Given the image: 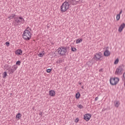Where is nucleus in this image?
<instances>
[{
	"label": "nucleus",
	"mask_w": 125,
	"mask_h": 125,
	"mask_svg": "<svg viewBox=\"0 0 125 125\" xmlns=\"http://www.w3.org/2000/svg\"><path fill=\"white\" fill-rule=\"evenodd\" d=\"M14 22L15 26H18L19 24H24L25 20L22 17H17L14 18Z\"/></svg>",
	"instance_id": "1"
},
{
	"label": "nucleus",
	"mask_w": 125,
	"mask_h": 125,
	"mask_svg": "<svg viewBox=\"0 0 125 125\" xmlns=\"http://www.w3.org/2000/svg\"><path fill=\"white\" fill-rule=\"evenodd\" d=\"M22 38L24 40H25V41H30L31 38H32L30 31L27 29L25 30L22 34Z\"/></svg>",
	"instance_id": "2"
},
{
	"label": "nucleus",
	"mask_w": 125,
	"mask_h": 125,
	"mask_svg": "<svg viewBox=\"0 0 125 125\" xmlns=\"http://www.w3.org/2000/svg\"><path fill=\"white\" fill-rule=\"evenodd\" d=\"M70 6V4L67 1L63 2L62 6H61V12H66Z\"/></svg>",
	"instance_id": "3"
},
{
	"label": "nucleus",
	"mask_w": 125,
	"mask_h": 125,
	"mask_svg": "<svg viewBox=\"0 0 125 125\" xmlns=\"http://www.w3.org/2000/svg\"><path fill=\"white\" fill-rule=\"evenodd\" d=\"M67 47L61 46L58 49V53L59 55L61 56H63L65 55L67 52Z\"/></svg>",
	"instance_id": "4"
},
{
	"label": "nucleus",
	"mask_w": 125,
	"mask_h": 125,
	"mask_svg": "<svg viewBox=\"0 0 125 125\" xmlns=\"http://www.w3.org/2000/svg\"><path fill=\"white\" fill-rule=\"evenodd\" d=\"M125 68V65L124 64H122L121 65H120L118 68L116 69V70L115 71L116 75H122L123 74V72H124V69Z\"/></svg>",
	"instance_id": "5"
},
{
	"label": "nucleus",
	"mask_w": 125,
	"mask_h": 125,
	"mask_svg": "<svg viewBox=\"0 0 125 125\" xmlns=\"http://www.w3.org/2000/svg\"><path fill=\"white\" fill-rule=\"evenodd\" d=\"M119 81H120V79L118 77L110 78V83L111 85H116L119 83Z\"/></svg>",
	"instance_id": "6"
},
{
	"label": "nucleus",
	"mask_w": 125,
	"mask_h": 125,
	"mask_svg": "<svg viewBox=\"0 0 125 125\" xmlns=\"http://www.w3.org/2000/svg\"><path fill=\"white\" fill-rule=\"evenodd\" d=\"M101 57H102V54L101 53H96L95 55H94L93 59L96 60V61H98V60H100Z\"/></svg>",
	"instance_id": "7"
},
{
	"label": "nucleus",
	"mask_w": 125,
	"mask_h": 125,
	"mask_svg": "<svg viewBox=\"0 0 125 125\" xmlns=\"http://www.w3.org/2000/svg\"><path fill=\"white\" fill-rule=\"evenodd\" d=\"M90 118H91V115L90 114H86L84 115V120L86 122H88L90 120Z\"/></svg>",
	"instance_id": "8"
},
{
	"label": "nucleus",
	"mask_w": 125,
	"mask_h": 125,
	"mask_svg": "<svg viewBox=\"0 0 125 125\" xmlns=\"http://www.w3.org/2000/svg\"><path fill=\"white\" fill-rule=\"evenodd\" d=\"M125 23H122L119 27V32H120V33L122 32V31H123V30H124V29L125 28Z\"/></svg>",
	"instance_id": "9"
},
{
	"label": "nucleus",
	"mask_w": 125,
	"mask_h": 125,
	"mask_svg": "<svg viewBox=\"0 0 125 125\" xmlns=\"http://www.w3.org/2000/svg\"><path fill=\"white\" fill-rule=\"evenodd\" d=\"M22 52H23L21 49L16 50L15 51V53L17 54V55H22Z\"/></svg>",
	"instance_id": "10"
},
{
	"label": "nucleus",
	"mask_w": 125,
	"mask_h": 125,
	"mask_svg": "<svg viewBox=\"0 0 125 125\" xmlns=\"http://www.w3.org/2000/svg\"><path fill=\"white\" fill-rule=\"evenodd\" d=\"M49 95L50 96H52L54 97V96H55V91L54 90H51L49 91Z\"/></svg>",
	"instance_id": "11"
},
{
	"label": "nucleus",
	"mask_w": 125,
	"mask_h": 125,
	"mask_svg": "<svg viewBox=\"0 0 125 125\" xmlns=\"http://www.w3.org/2000/svg\"><path fill=\"white\" fill-rule=\"evenodd\" d=\"M104 55L105 56H106V57H108L109 56V55H110V52H109L108 50H105L104 53Z\"/></svg>",
	"instance_id": "12"
},
{
	"label": "nucleus",
	"mask_w": 125,
	"mask_h": 125,
	"mask_svg": "<svg viewBox=\"0 0 125 125\" xmlns=\"http://www.w3.org/2000/svg\"><path fill=\"white\" fill-rule=\"evenodd\" d=\"M16 15H15V14H12V15L8 17V19H10V20H11V19H13V18H14L15 17Z\"/></svg>",
	"instance_id": "13"
},
{
	"label": "nucleus",
	"mask_w": 125,
	"mask_h": 125,
	"mask_svg": "<svg viewBox=\"0 0 125 125\" xmlns=\"http://www.w3.org/2000/svg\"><path fill=\"white\" fill-rule=\"evenodd\" d=\"M43 55H44V51H42V53H39L38 56H39V57H42Z\"/></svg>",
	"instance_id": "14"
},
{
	"label": "nucleus",
	"mask_w": 125,
	"mask_h": 125,
	"mask_svg": "<svg viewBox=\"0 0 125 125\" xmlns=\"http://www.w3.org/2000/svg\"><path fill=\"white\" fill-rule=\"evenodd\" d=\"M80 96H81V94H80V92H77L75 96L76 99H79V98H80Z\"/></svg>",
	"instance_id": "15"
},
{
	"label": "nucleus",
	"mask_w": 125,
	"mask_h": 125,
	"mask_svg": "<svg viewBox=\"0 0 125 125\" xmlns=\"http://www.w3.org/2000/svg\"><path fill=\"white\" fill-rule=\"evenodd\" d=\"M114 104H115V106L117 108H118V107H119V106H120V102H114Z\"/></svg>",
	"instance_id": "16"
},
{
	"label": "nucleus",
	"mask_w": 125,
	"mask_h": 125,
	"mask_svg": "<svg viewBox=\"0 0 125 125\" xmlns=\"http://www.w3.org/2000/svg\"><path fill=\"white\" fill-rule=\"evenodd\" d=\"M83 42V39H77L76 40V43H80V42Z\"/></svg>",
	"instance_id": "17"
},
{
	"label": "nucleus",
	"mask_w": 125,
	"mask_h": 125,
	"mask_svg": "<svg viewBox=\"0 0 125 125\" xmlns=\"http://www.w3.org/2000/svg\"><path fill=\"white\" fill-rule=\"evenodd\" d=\"M21 117V113H18L17 114L16 118L17 119H19V120Z\"/></svg>",
	"instance_id": "18"
},
{
	"label": "nucleus",
	"mask_w": 125,
	"mask_h": 125,
	"mask_svg": "<svg viewBox=\"0 0 125 125\" xmlns=\"http://www.w3.org/2000/svg\"><path fill=\"white\" fill-rule=\"evenodd\" d=\"M121 18V15L118 14L116 16V19L117 21H119Z\"/></svg>",
	"instance_id": "19"
},
{
	"label": "nucleus",
	"mask_w": 125,
	"mask_h": 125,
	"mask_svg": "<svg viewBox=\"0 0 125 125\" xmlns=\"http://www.w3.org/2000/svg\"><path fill=\"white\" fill-rule=\"evenodd\" d=\"M17 68H18L17 66L13 65L12 66V69H13V70H14L15 71H16V70L17 69Z\"/></svg>",
	"instance_id": "20"
},
{
	"label": "nucleus",
	"mask_w": 125,
	"mask_h": 125,
	"mask_svg": "<svg viewBox=\"0 0 125 125\" xmlns=\"http://www.w3.org/2000/svg\"><path fill=\"white\" fill-rule=\"evenodd\" d=\"M71 51H73V52H75V51H77V49L75 47H72L71 48Z\"/></svg>",
	"instance_id": "21"
},
{
	"label": "nucleus",
	"mask_w": 125,
	"mask_h": 125,
	"mask_svg": "<svg viewBox=\"0 0 125 125\" xmlns=\"http://www.w3.org/2000/svg\"><path fill=\"white\" fill-rule=\"evenodd\" d=\"M7 76V73H6V72H4L3 73V78H6V76Z\"/></svg>",
	"instance_id": "22"
},
{
	"label": "nucleus",
	"mask_w": 125,
	"mask_h": 125,
	"mask_svg": "<svg viewBox=\"0 0 125 125\" xmlns=\"http://www.w3.org/2000/svg\"><path fill=\"white\" fill-rule=\"evenodd\" d=\"M78 108H79V109H83V105H82V104H79L77 105Z\"/></svg>",
	"instance_id": "23"
},
{
	"label": "nucleus",
	"mask_w": 125,
	"mask_h": 125,
	"mask_svg": "<svg viewBox=\"0 0 125 125\" xmlns=\"http://www.w3.org/2000/svg\"><path fill=\"white\" fill-rule=\"evenodd\" d=\"M14 72H15V70L13 69L12 68H11L10 70V74H11V75H12V74H13V73H14Z\"/></svg>",
	"instance_id": "24"
},
{
	"label": "nucleus",
	"mask_w": 125,
	"mask_h": 125,
	"mask_svg": "<svg viewBox=\"0 0 125 125\" xmlns=\"http://www.w3.org/2000/svg\"><path fill=\"white\" fill-rule=\"evenodd\" d=\"M118 63H119V59H117L116 60H115V61H114V64L116 65L117 64H118Z\"/></svg>",
	"instance_id": "25"
},
{
	"label": "nucleus",
	"mask_w": 125,
	"mask_h": 125,
	"mask_svg": "<svg viewBox=\"0 0 125 125\" xmlns=\"http://www.w3.org/2000/svg\"><path fill=\"white\" fill-rule=\"evenodd\" d=\"M21 64V62L20 61H18L16 62V65H19V66H20V64Z\"/></svg>",
	"instance_id": "26"
},
{
	"label": "nucleus",
	"mask_w": 125,
	"mask_h": 125,
	"mask_svg": "<svg viewBox=\"0 0 125 125\" xmlns=\"http://www.w3.org/2000/svg\"><path fill=\"white\" fill-rule=\"evenodd\" d=\"M51 71H52V69H47L46 70L47 73H50V72H51Z\"/></svg>",
	"instance_id": "27"
},
{
	"label": "nucleus",
	"mask_w": 125,
	"mask_h": 125,
	"mask_svg": "<svg viewBox=\"0 0 125 125\" xmlns=\"http://www.w3.org/2000/svg\"><path fill=\"white\" fill-rule=\"evenodd\" d=\"M75 123H79V118H77L75 120Z\"/></svg>",
	"instance_id": "28"
},
{
	"label": "nucleus",
	"mask_w": 125,
	"mask_h": 125,
	"mask_svg": "<svg viewBox=\"0 0 125 125\" xmlns=\"http://www.w3.org/2000/svg\"><path fill=\"white\" fill-rule=\"evenodd\" d=\"M5 44L6 45H7V46H9V42H6Z\"/></svg>",
	"instance_id": "29"
},
{
	"label": "nucleus",
	"mask_w": 125,
	"mask_h": 125,
	"mask_svg": "<svg viewBox=\"0 0 125 125\" xmlns=\"http://www.w3.org/2000/svg\"><path fill=\"white\" fill-rule=\"evenodd\" d=\"M98 99H99L98 97H96L95 99V101H97V100H98Z\"/></svg>",
	"instance_id": "30"
},
{
	"label": "nucleus",
	"mask_w": 125,
	"mask_h": 125,
	"mask_svg": "<svg viewBox=\"0 0 125 125\" xmlns=\"http://www.w3.org/2000/svg\"><path fill=\"white\" fill-rule=\"evenodd\" d=\"M75 1V4H77V3H78V2H80V0L77 1Z\"/></svg>",
	"instance_id": "31"
},
{
	"label": "nucleus",
	"mask_w": 125,
	"mask_h": 125,
	"mask_svg": "<svg viewBox=\"0 0 125 125\" xmlns=\"http://www.w3.org/2000/svg\"><path fill=\"white\" fill-rule=\"evenodd\" d=\"M121 13H123V10H122L120 11V13H119V15H121Z\"/></svg>",
	"instance_id": "32"
},
{
	"label": "nucleus",
	"mask_w": 125,
	"mask_h": 125,
	"mask_svg": "<svg viewBox=\"0 0 125 125\" xmlns=\"http://www.w3.org/2000/svg\"><path fill=\"white\" fill-rule=\"evenodd\" d=\"M42 112H41V113H39V115H40V116H42Z\"/></svg>",
	"instance_id": "33"
},
{
	"label": "nucleus",
	"mask_w": 125,
	"mask_h": 125,
	"mask_svg": "<svg viewBox=\"0 0 125 125\" xmlns=\"http://www.w3.org/2000/svg\"><path fill=\"white\" fill-rule=\"evenodd\" d=\"M81 87L83 89V86H82Z\"/></svg>",
	"instance_id": "34"
},
{
	"label": "nucleus",
	"mask_w": 125,
	"mask_h": 125,
	"mask_svg": "<svg viewBox=\"0 0 125 125\" xmlns=\"http://www.w3.org/2000/svg\"><path fill=\"white\" fill-rule=\"evenodd\" d=\"M79 84H82V83H79Z\"/></svg>",
	"instance_id": "35"
},
{
	"label": "nucleus",
	"mask_w": 125,
	"mask_h": 125,
	"mask_svg": "<svg viewBox=\"0 0 125 125\" xmlns=\"http://www.w3.org/2000/svg\"><path fill=\"white\" fill-rule=\"evenodd\" d=\"M60 62H62V61L60 60Z\"/></svg>",
	"instance_id": "36"
}]
</instances>
